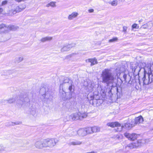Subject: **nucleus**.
Here are the masks:
<instances>
[{
  "label": "nucleus",
  "mask_w": 153,
  "mask_h": 153,
  "mask_svg": "<svg viewBox=\"0 0 153 153\" xmlns=\"http://www.w3.org/2000/svg\"><path fill=\"white\" fill-rule=\"evenodd\" d=\"M107 125L111 127L114 128V127H117V131H121L123 126H121V125L117 122L108 123L107 124Z\"/></svg>",
  "instance_id": "nucleus-5"
},
{
  "label": "nucleus",
  "mask_w": 153,
  "mask_h": 153,
  "mask_svg": "<svg viewBox=\"0 0 153 153\" xmlns=\"http://www.w3.org/2000/svg\"><path fill=\"white\" fill-rule=\"evenodd\" d=\"M15 12L14 9H12L7 11V13H5V14L7 16H12L16 14Z\"/></svg>",
  "instance_id": "nucleus-16"
},
{
  "label": "nucleus",
  "mask_w": 153,
  "mask_h": 153,
  "mask_svg": "<svg viewBox=\"0 0 153 153\" xmlns=\"http://www.w3.org/2000/svg\"><path fill=\"white\" fill-rule=\"evenodd\" d=\"M133 143L135 148L138 147L141 145V143L138 141H136L135 142Z\"/></svg>",
  "instance_id": "nucleus-29"
},
{
  "label": "nucleus",
  "mask_w": 153,
  "mask_h": 153,
  "mask_svg": "<svg viewBox=\"0 0 153 153\" xmlns=\"http://www.w3.org/2000/svg\"><path fill=\"white\" fill-rule=\"evenodd\" d=\"M85 61L86 62L91 63L90 65L91 66H92L95 64H97V59L95 58L88 59H86Z\"/></svg>",
  "instance_id": "nucleus-11"
},
{
  "label": "nucleus",
  "mask_w": 153,
  "mask_h": 153,
  "mask_svg": "<svg viewBox=\"0 0 153 153\" xmlns=\"http://www.w3.org/2000/svg\"><path fill=\"white\" fill-rule=\"evenodd\" d=\"M101 91H102V93H104H104H105V91H104V90H103L102 89V90H101Z\"/></svg>",
  "instance_id": "nucleus-42"
},
{
  "label": "nucleus",
  "mask_w": 153,
  "mask_h": 153,
  "mask_svg": "<svg viewBox=\"0 0 153 153\" xmlns=\"http://www.w3.org/2000/svg\"><path fill=\"white\" fill-rule=\"evenodd\" d=\"M93 133L99 132L100 131V128L97 126L92 127Z\"/></svg>",
  "instance_id": "nucleus-27"
},
{
  "label": "nucleus",
  "mask_w": 153,
  "mask_h": 153,
  "mask_svg": "<svg viewBox=\"0 0 153 153\" xmlns=\"http://www.w3.org/2000/svg\"><path fill=\"white\" fill-rule=\"evenodd\" d=\"M126 147H128L130 149H133L135 148L133 143L128 144L127 146Z\"/></svg>",
  "instance_id": "nucleus-30"
},
{
  "label": "nucleus",
  "mask_w": 153,
  "mask_h": 153,
  "mask_svg": "<svg viewBox=\"0 0 153 153\" xmlns=\"http://www.w3.org/2000/svg\"><path fill=\"white\" fill-rule=\"evenodd\" d=\"M94 10L93 9H91L89 10L88 11L90 13H93L94 12Z\"/></svg>",
  "instance_id": "nucleus-39"
},
{
  "label": "nucleus",
  "mask_w": 153,
  "mask_h": 153,
  "mask_svg": "<svg viewBox=\"0 0 153 153\" xmlns=\"http://www.w3.org/2000/svg\"><path fill=\"white\" fill-rule=\"evenodd\" d=\"M3 11V9L2 8H0V14Z\"/></svg>",
  "instance_id": "nucleus-41"
},
{
  "label": "nucleus",
  "mask_w": 153,
  "mask_h": 153,
  "mask_svg": "<svg viewBox=\"0 0 153 153\" xmlns=\"http://www.w3.org/2000/svg\"><path fill=\"white\" fill-rule=\"evenodd\" d=\"M63 92L64 93H63V94L64 95L63 96V97H65V92Z\"/></svg>",
  "instance_id": "nucleus-43"
},
{
  "label": "nucleus",
  "mask_w": 153,
  "mask_h": 153,
  "mask_svg": "<svg viewBox=\"0 0 153 153\" xmlns=\"http://www.w3.org/2000/svg\"><path fill=\"white\" fill-rule=\"evenodd\" d=\"M115 74L117 77L120 78L122 82L124 81L127 83L131 84V76L128 70L123 65L119 66L115 70L114 74L110 69L107 68L103 70L101 74L102 82L106 83L107 85L112 84L116 78L114 75Z\"/></svg>",
  "instance_id": "nucleus-1"
},
{
  "label": "nucleus",
  "mask_w": 153,
  "mask_h": 153,
  "mask_svg": "<svg viewBox=\"0 0 153 153\" xmlns=\"http://www.w3.org/2000/svg\"><path fill=\"white\" fill-rule=\"evenodd\" d=\"M117 40L118 38L117 37H115L109 40L108 41V42H113L117 41Z\"/></svg>",
  "instance_id": "nucleus-31"
},
{
  "label": "nucleus",
  "mask_w": 153,
  "mask_h": 153,
  "mask_svg": "<svg viewBox=\"0 0 153 153\" xmlns=\"http://www.w3.org/2000/svg\"><path fill=\"white\" fill-rule=\"evenodd\" d=\"M90 101L92 100V103H93V105L94 104V102H97V106L99 105V104H98V102H99L100 101V100H96V99H94V97L93 96H91L90 97Z\"/></svg>",
  "instance_id": "nucleus-23"
},
{
  "label": "nucleus",
  "mask_w": 153,
  "mask_h": 153,
  "mask_svg": "<svg viewBox=\"0 0 153 153\" xmlns=\"http://www.w3.org/2000/svg\"><path fill=\"white\" fill-rule=\"evenodd\" d=\"M44 147H52L54 146L57 142V140L53 139H48L44 140Z\"/></svg>",
  "instance_id": "nucleus-3"
},
{
  "label": "nucleus",
  "mask_w": 153,
  "mask_h": 153,
  "mask_svg": "<svg viewBox=\"0 0 153 153\" xmlns=\"http://www.w3.org/2000/svg\"><path fill=\"white\" fill-rule=\"evenodd\" d=\"M141 21H142V20H140L139 21V22H141Z\"/></svg>",
  "instance_id": "nucleus-45"
},
{
  "label": "nucleus",
  "mask_w": 153,
  "mask_h": 153,
  "mask_svg": "<svg viewBox=\"0 0 153 153\" xmlns=\"http://www.w3.org/2000/svg\"><path fill=\"white\" fill-rule=\"evenodd\" d=\"M35 111H34V113H33L31 112V114H32L33 115H34L35 114Z\"/></svg>",
  "instance_id": "nucleus-44"
},
{
  "label": "nucleus",
  "mask_w": 153,
  "mask_h": 153,
  "mask_svg": "<svg viewBox=\"0 0 153 153\" xmlns=\"http://www.w3.org/2000/svg\"><path fill=\"white\" fill-rule=\"evenodd\" d=\"M117 0H112L109 2V4H111L112 6H115L117 5Z\"/></svg>",
  "instance_id": "nucleus-26"
},
{
  "label": "nucleus",
  "mask_w": 153,
  "mask_h": 153,
  "mask_svg": "<svg viewBox=\"0 0 153 153\" xmlns=\"http://www.w3.org/2000/svg\"><path fill=\"white\" fill-rule=\"evenodd\" d=\"M131 68L132 69V71L134 74H135L134 73H136V74H138L140 70V67L137 66H135L134 67L132 66Z\"/></svg>",
  "instance_id": "nucleus-14"
},
{
  "label": "nucleus",
  "mask_w": 153,
  "mask_h": 153,
  "mask_svg": "<svg viewBox=\"0 0 153 153\" xmlns=\"http://www.w3.org/2000/svg\"><path fill=\"white\" fill-rule=\"evenodd\" d=\"M18 97H15L10 99L9 100H5V101L9 103H12L14 102L15 101H18L17 99Z\"/></svg>",
  "instance_id": "nucleus-18"
},
{
  "label": "nucleus",
  "mask_w": 153,
  "mask_h": 153,
  "mask_svg": "<svg viewBox=\"0 0 153 153\" xmlns=\"http://www.w3.org/2000/svg\"><path fill=\"white\" fill-rule=\"evenodd\" d=\"M23 60V57L22 56H20L17 59L16 61L18 62H20Z\"/></svg>",
  "instance_id": "nucleus-32"
},
{
  "label": "nucleus",
  "mask_w": 153,
  "mask_h": 153,
  "mask_svg": "<svg viewBox=\"0 0 153 153\" xmlns=\"http://www.w3.org/2000/svg\"><path fill=\"white\" fill-rule=\"evenodd\" d=\"M25 6L23 7H20V6H18L16 7L15 9H14V10L15 11V12L16 13H19L22 10L25 9Z\"/></svg>",
  "instance_id": "nucleus-22"
},
{
  "label": "nucleus",
  "mask_w": 153,
  "mask_h": 153,
  "mask_svg": "<svg viewBox=\"0 0 153 153\" xmlns=\"http://www.w3.org/2000/svg\"><path fill=\"white\" fill-rule=\"evenodd\" d=\"M144 75L143 78L144 85H147L153 82V67L149 65L144 68Z\"/></svg>",
  "instance_id": "nucleus-2"
},
{
  "label": "nucleus",
  "mask_w": 153,
  "mask_h": 153,
  "mask_svg": "<svg viewBox=\"0 0 153 153\" xmlns=\"http://www.w3.org/2000/svg\"><path fill=\"white\" fill-rule=\"evenodd\" d=\"M44 140L36 141L35 144V146L37 148L41 149L44 147Z\"/></svg>",
  "instance_id": "nucleus-8"
},
{
  "label": "nucleus",
  "mask_w": 153,
  "mask_h": 153,
  "mask_svg": "<svg viewBox=\"0 0 153 153\" xmlns=\"http://www.w3.org/2000/svg\"><path fill=\"white\" fill-rule=\"evenodd\" d=\"M53 39V37L51 36H46L42 38L41 39V42H44L46 41H50Z\"/></svg>",
  "instance_id": "nucleus-21"
},
{
  "label": "nucleus",
  "mask_w": 153,
  "mask_h": 153,
  "mask_svg": "<svg viewBox=\"0 0 153 153\" xmlns=\"http://www.w3.org/2000/svg\"><path fill=\"white\" fill-rule=\"evenodd\" d=\"M78 15V13L76 12H73L71 14L68 15V19L69 20H72L76 18Z\"/></svg>",
  "instance_id": "nucleus-12"
},
{
  "label": "nucleus",
  "mask_w": 153,
  "mask_h": 153,
  "mask_svg": "<svg viewBox=\"0 0 153 153\" xmlns=\"http://www.w3.org/2000/svg\"><path fill=\"white\" fill-rule=\"evenodd\" d=\"M79 115V119L80 120H82L84 118L86 117L87 116V114L86 113H81V115Z\"/></svg>",
  "instance_id": "nucleus-28"
},
{
  "label": "nucleus",
  "mask_w": 153,
  "mask_h": 153,
  "mask_svg": "<svg viewBox=\"0 0 153 153\" xmlns=\"http://www.w3.org/2000/svg\"><path fill=\"white\" fill-rule=\"evenodd\" d=\"M72 85H70L69 86V88H68V89H69V91H71V90L72 89Z\"/></svg>",
  "instance_id": "nucleus-38"
},
{
  "label": "nucleus",
  "mask_w": 153,
  "mask_h": 153,
  "mask_svg": "<svg viewBox=\"0 0 153 153\" xmlns=\"http://www.w3.org/2000/svg\"><path fill=\"white\" fill-rule=\"evenodd\" d=\"M123 31L125 33H126V30L127 29V27L126 26H123Z\"/></svg>",
  "instance_id": "nucleus-35"
},
{
  "label": "nucleus",
  "mask_w": 153,
  "mask_h": 153,
  "mask_svg": "<svg viewBox=\"0 0 153 153\" xmlns=\"http://www.w3.org/2000/svg\"><path fill=\"white\" fill-rule=\"evenodd\" d=\"M152 26V23L149 22L144 24L142 26V27L144 29H149L151 28Z\"/></svg>",
  "instance_id": "nucleus-20"
},
{
  "label": "nucleus",
  "mask_w": 153,
  "mask_h": 153,
  "mask_svg": "<svg viewBox=\"0 0 153 153\" xmlns=\"http://www.w3.org/2000/svg\"><path fill=\"white\" fill-rule=\"evenodd\" d=\"M68 134L70 137L75 136L77 135V131L75 129L69 130L68 132Z\"/></svg>",
  "instance_id": "nucleus-15"
},
{
  "label": "nucleus",
  "mask_w": 153,
  "mask_h": 153,
  "mask_svg": "<svg viewBox=\"0 0 153 153\" xmlns=\"http://www.w3.org/2000/svg\"><path fill=\"white\" fill-rule=\"evenodd\" d=\"M87 134L93 133L92 127H88L85 128Z\"/></svg>",
  "instance_id": "nucleus-25"
},
{
  "label": "nucleus",
  "mask_w": 153,
  "mask_h": 153,
  "mask_svg": "<svg viewBox=\"0 0 153 153\" xmlns=\"http://www.w3.org/2000/svg\"><path fill=\"white\" fill-rule=\"evenodd\" d=\"M3 29H4L5 30L4 32L5 33L9 30H15L16 29V28L14 25H10L7 27L5 24H2L0 25V30H2Z\"/></svg>",
  "instance_id": "nucleus-4"
},
{
  "label": "nucleus",
  "mask_w": 153,
  "mask_h": 153,
  "mask_svg": "<svg viewBox=\"0 0 153 153\" xmlns=\"http://www.w3.org/2000/svg\"><path fill=\"white\" fill-rule=\"evenodd\" d=\"M7 3V1L5 0L2 2L1 5H4L6 4Z\"/></svg>",
  "instance_id": "nucleus-36"
},
{
  "label": "nucleus",
  "mask_w": 153,
  "mask_h": 153,
  "mask_svg": "<svg viewBox=\"0 0 153 153\" xmlns=\"http://www.w3.org/2000/svg\"><path fill=\"white\" fill-rule=\"evenodd\" d=\"M124 135L129 140H134L137 138V135L135 134H130L126 133L124 134Z\"/></svg>",
  "instance_id": "nucleus-6"
},
{
  "label": "nucleus",
  "mask_w": 153,
  "mask_h": 153,
  "mask_svg": "<svg viewBox=\"0 0 153 153\" xmlns=\"http://www.w3.org/2000/svg\"><path fill=\"white\" fill-rule=\"evenodd\" d=\"M129 122H131V123H127L125 124V126L126 128L129 129L132 127L133 126H134L133 122H132V120L131 119H129L128 120Z\"/></svg>",
  "instance_id": "nucleus-17"
},
{
  "label": "nucleus",
  "mask_w": 153,
  "mask_h": 153,
  "mask_svg": "<svg viewBox=\"0 0 153 153\" xmlns=\"http://www.w3.org/2000/svg\"><path fill=\"white\" fill-rule=\"evenodd\" d=\"M81 115V113L78 112L71 114L69 116L70 119L75 120L79 119V115Z\"/></svg>",
  "instance_id": "nucleus-9"
},
{
  "label": "nucleus",
  "mask_w": 153,
  "mask_h": 153,
  "mask_svg": "<svg viewBox=\"0 0 153 153\" xmlns=\"http://www.w3.org/2000/svg\"><path fill=\"white\" fill-rule=\"evenodd\" d=\"M94 83H92L91 85V87H92V89H93V88H94Z\"/></svg>",
  "instance_id": "nucleus-40"
},
{
  "label": "nucleus",
  "mask_w": 153,
  "mask_h": 153,
  "mask_svg": "<svg viewBox=\"0 0 153 153\" xmlns=\"http://www.w3.org/2000/svg\"><path fill=\"white\" fill-rule=\"evenodd\" d=\"M77 135L79 136L83 137L86 135L85 129L84 128L79 129L77 131Z\"/></svg>",
  "instance_id": "nucleus-10"
},
{
  "label": "nucleus",
  "mask_w": 153,
  "mask_h": 153,
  "mask_svg": "<svg viewBox=\"0 0 153 153\" xmlns=\"http://www.w3.org/2000/svg\"><path fill=\"white\" fill-rule=\"evenodd\" d=\"M4 150V148L3 146L0 145V153Z\"/></svg>",
  "instance_id": "nucleus-34"
},
{
  "label": "nucleus",
  "mask_w": 153,
  "mask_h": 153,
  "mask_svg": "<svg viewBox=\"0 0 153 153\" xmlns=\"http://www.w3.org/2000/svg\"><path fill=\"white\" fill-rule=\"evenodd\" d=\"M74 44H68L64 46L61 49V52H65L68 51L74 47L75 45Z\"/></svg>",
  "instance_id": "nucleus-7"
},
{
  "label": "nucleus",
  "mask_w": 153,
  "mask_h": 153,
  "mask_svg": "<svg viewBox=\"0 0 153 153\" xmlns=\"http://www.w3.org/2000/svg\"><path fill=\"white\" fill-rule=\"evenodd\" d=\"M143 121V118L141 116L136 117L134 119V124H139Z\"/></svg>",
  "instance_id": "nucleus-13"
},
{
  "label": "nucleus",
  "mask_w": 153,
  "mask_h": 153,
  "mask_svg": "<svg viewBox=\"0 0 153 153\" xmlns=\"http://www.w3.org/2000/svg\"><path fill=\"white\" fill-rule=\"evenodd\" d=\"M82 144V142L79 141L75 140L69 143L68 144L70 145L76 146Z\"/></svg>",
  "instance_id": "nucleus-19"
},
{
  "label": "nucleus",
  "mask_w": 153,
  "mask_h": 153,
  "mask_svg": "<svg viewBox=\"0 0 153 153\" xmlns=\"http://www.w3.org/2000/svg\"><path fill=\"white\" fill-rule=\"evenodd\" d=\"M22 123L21 122H17L14 123L15 125H20Z\"/></svg>",
  "instance_id": "nucleus-37"
},
{
  "label": "nucleus",
  "mask_w": 153,
  "mask_h": 153,
  "mask_svg": "<svg viewBox=\"0 0 153 153\" xmlns=\"http://www.w3.org/2000/svg\"><path fill=\"white\" fill-rule=\"evenodd\" d=\"M56 2L55 1H51L49 3L47 4L46 5V7H48L51 6L52 7H56Z\"/></svg>",
  "instance_id": "nucleus-24"
},
{
  "label": "nucleus",
  "mask_w": 153,
  "mask_h": 153,
  "mask_svg": "<svg viewBox=\"0 0 153 153\" xmlns=\"http://www.w3.org/2000/svg\"><path fill=\"white\" fill-rule=\"evenodd\" d=\"M132 29H138L139 28V26L137 25V24H134L132 25Z\"/></svg>",
  "instance_id": "nucleus-33"
}]
</instances>
